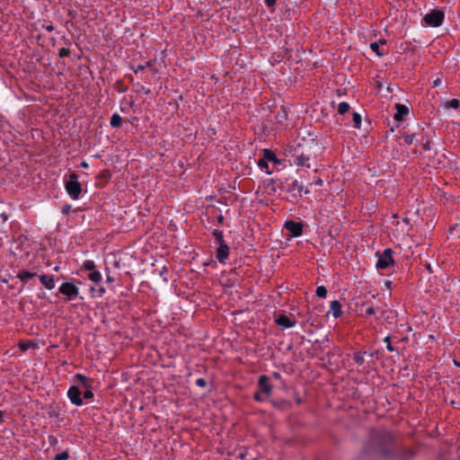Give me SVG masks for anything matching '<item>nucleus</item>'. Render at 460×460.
<instances>
[{
	"instance_id": "f3484780",
	"label": "nucleus",
	"mask_w": 460,
	"mask_h": 460,
	"mask_svg": "<svg viewBox=\"0 0 460 460\" xmlns=\"http://www.w3.org/2000/svg\"><path fill=\"white\" fill-rule=\"evenodd\" d=\"M122 118L119 114L114 113L111 117L110 124L112 128H119L122 124Z\"/></svg>"
},
{
	"instance_id": "4468645a",
	"label": "nucleus",
	"mask_w": 460,
	"mask_h": 460,
	"mask_svg": "<svg viewBox=\"0 0 460 460\" xmlns=\"http://www.w3.org/2000/svg\"><path fill=\"white\" fill-rule=\"evenodd\" d=\"M40 281L46 288L49 290L55 288V279L51 275H41L40 277Z\"/></svg>"
},
{
	"instance_id": "e433bc0d",
	"label": "nucleus",
	"mask_w": 460,
	"mask_h": 460,
	"mask_svg": "<svg viewBox=\"0 0 460 460\" xmlns=\"http://www.w3.org/2000/svg\"><path fill=\"white\" fill-rule=\"evenodd\" d=\"M375 313H376V310H375V308H374L373 306H368V307L366 309V314H367V316L372 315V314H374Z\"/></svg>"
},
{
	"instance_id": "9b49d317",
	"label": "nucleus",
	"mask_w": 460,
	"mask_h": 460,
	"mask_svg": "<svg viewBox=\"0 0 460 460\" xmlns=\"http://www.w3.org/2000/svg\"><path fill=\"white\" fill-rule=\"evenodd\" d=\"M396 112L394 116V119L397 121H402L405 119L406 116L409 113V109L401 103H396L395 105Z\"/></svg>"
},
{
	"instance_id": "c03bdc74",
	"label": "nucleus",
	"mask_w": 460,
	"mask_h": 460,
	"mask_svg": "<svg viewBox=\"0 0 460 460\" xmlns=\"http://www.w3.org/2000/svg\"><path fill=\"white\" fill-rule=\"evenodd\" d=\"M386 349L389 350V351H394V348L391 345V343H388L386 345Z\"/></svg>"
},
{
	"instance_id": "3c124183",
	"label": "nucleus",
	"mask_w": 460,
	"mask_h": 460,
	"mask_svg": "<svg viewBox=\"0 0 460 460\" xmlns=\"http://www.w3.org/2000/svg\"><path fill=\"white\" fill-rule=\"evenodd\" d=\"M81 165H82L83 167H87V166H88V164H87L85 162H83V163L81 164Z\"/></svg>"
},
{
	"instance_id": "a211bd4d",
	"label": "nucleus",
	"mask_w": 460,
	"mask_h": 460,
	"mask_svg": "<svg viewBox=\"0 0 460 460\" xmlns=\"http://www.w3.org/2000/svg\"><path fill=\"white\" fill-rule=\"evenodd\" d=\"M83 385L84 388H92L90 380L83 374H76L75 376Z\"/></svg>"
},
{
	"instance_id": "2eb2a0df",
	"label": "nucleus",
	"mask_w": 460,
	"mask_h": 460,
	"mask_svg": "<svg viewBox=\"0 0 460 460\" xmlns=\"http://www.w3.org/2000/svg\"><path fill=\"white\" fill-rule=\"evenodd\" d=\"M330 309L334 318H339L342 314L341 304L338 300L331 302Z\"/></svg>"
},
{
	"instance_id": "1a4fd4ad",
	"label": "nucleus",
	"mask_w": 460,
	"mask_h": 460,
	"mask_svg": "<svg viewBox=\"0 0 460 460\" xmlns=\"http://www.w3.org/2000/svg\"><path fill=\"white\" fill-rule=\"evenodd\" d=\"M287 191L288 192H297L300 196L302 195V192L305 194L309 193L308 189L305 188L302 183H300L297 180L292 181L287 186Z\"/></svg>"
},
{
	"instance_id": "412c9836",
	"label": "nucleus",
	"mask_w": 460,
	"mask_h": 460,
	"mask_svg": "<svg viewBox=\"0 0 460 460\" xmlns=\"http://www.w3.org/2000/svg\"><path fill=\"white\" fill-rule=\"evenodd\" d=\"M82 269L91 272L96 270V264L93 261L87 260L83 263Z\"/></svg>"
},
{
	"instance_id": "49530a36",
	"label": "nucleus",
	"mask_w": 460,
	"mask_h": 460,
	"mask_svg": "<svg viewBox=\"0 0 460 460\" xmlns=\"http://www.w3.org/2000/svg\"><path fill=\"white\" fill-rule=\"evenodd\" d=\"M106 281L109 283H111V282H113V278H111V276H108L106 279Z\"/></svg>"
},
{
	"instance_id": "de8ad7c7",
	"label": "nucleus",
	"mask_w": 460,
	"mask_h": 460,
	"mask_svg": "<svg viewBox=\"0 0 460 460\" xmlns=\"http://www.w3.org/2000/svg\"><path fill=\"white\" fill-rule=\"evenodd\" d=\"M223 220H224V217H223L222 215H220V216L217 217V221H218L219 223H222V222H223Z\"/></svg>"
},
{
	"instance_id": "ea45409f",
	"label": "nucleus",
	"mask_w": 460,
	"mask_h": 460,
	"mask_svg": "<svg viewBox=\"0 0 460 460\" xmlns=\"http://www.w3.org/2000/svg\"><path fill=\"white\" fill-rule=\"evenodd\" d=\"M265 4L270 7L276 4V0H265Z\"/></svg>"
},
{
	"instance_id": "393cba45",
	"label": "nucleus",
	"mask_w": 460,
	"mask_h": 460,
	"mask_svg": "<svg viewBox=\"0 0 460 460\" xmlns=\"http://www.w3.org/2000/svg\"><path fill=\"white\" fill-rule=\"evenodd\" d=\"M459 107V101L456 99H452L449 102H447L445 104L446 109H457Z\"/></svg>"
},
{
	"instance_id": "473e14b6",
	"label": "nucleus",
	"mask_w": 460,
	"mask_h": 460,
	"mask_svg": "<svg viewBox=\"0 0 460 460\" xmlns=\"http://www.w3.org/2000/svg\"><path fill=\"white\" fill-rule=\"evenodd\" d=\"M262 394H263V393H261H261H260V392L255 393V394H254V395H253L254 400H256V401H258V402H262V401H264V400L266 399V396H267V395H263Z\"/></svg>"
},
{
	"instance_id": "6e6d98bb",
	"label": "nucleus",
	"mask_w": 460,
	"mask_h": 460,
	"mask_svg": "<svg viewBox=\"0 0 460 460\" xmlns=\"http://www.w3.org/2000/svg\"><path fill=\"white\" fill-rule=\"evenodd\" d=\"M3 412L0 411V421L2 420Z\"/></svg>"
},
{
	"instance_id": "7c9ffc66",
	"label": "nucleus",
	"mask_w": 460,
	"mask_h": 460,
	"mask_svg": "<svg viewBox=\"0 0 460 460\" xmlns=\"http://www.w3.org/2000/svg\"><path fill=\"white\" fill-rule=\"evenodd\" d=\"M69 455L67 451H64L62 453L57 454L55 456V460H66L68 459Z\"/></svg>"
},
{
	"instance_id": "6e6552de",
	"label": "nucleus",
	"mask_w": 460,
	"mask_h": 460,
	"mask_svg": "<svg viewBox=\"0 0 460 460\" xmlns=\"http://www.w3.org/2000/svg\"><path fill=\"white\" fill-rule=\"evenodd\" d=\"M285 227L292 237L300 236L303 233V225L298 222L288 221L285 224Z\"/></svg>"
},
{
	"instance_id": "39448f33",
	"label": "nucleus",
	"mask_w": 460,
	"mask_h": 460,
	"mask_svg": "<svg viewBox=\"0 0 460 460\" xmlns=\"http://www.w3.org/2000/svg\"><path fill=\"white\" fill-rule=\"evenodd\" d=\"M59 293L66 296L68 300H73L79 294V288L72 282H64L59 287Z\"/></svg>"
},
{
	"instance_id": "c756f323",
	"label": "nucleus",
	"mask_w": 460,
	"mask_h": 460,
	"mask_svg": "<svg viewBox=\"0 0 460 460\" xmlns=\"http://www.w3.org/2000/svg\"><path fill=\"white\" fill-rule=\"evenodd\" d=\"M370 49L376 53L377 56L381 57L383 56V53L379 50V43L378 42H372L370 44Z\"/></svg>"
},
{
	"instance_id": "a19ab883",
	"label": "nucleus",
	"mask_w": 460,
	"mask_h": 460,
	"mask_svg": "<svg viewBox=\"0 0 460 460\" xmlns=\"http://www.w3.org/2000/svg\"><path fill=\"white\" fill-rule=\"evenodd\" d=\"M49 440L50 445H54V444H56V443L58 442L57 438H55V437H53V436H50V437L49 438Z\"/></svg>"
},
{
	"instance_id": "dca6fc26",
	"label": "nucleus",
	"mask_w": 460,
	"mask_h": 460,
	"mask_svg": "<svg viewBox=\"0 0 460 460\" xmlns=\"http://www.w3.org/2000/svg\"><path fill=\"white\" fill-rule=\"evenodd\" d=\"M35 272L21 271L17 274V278L22 282H28L31 279L36 277Z\"/></svg>"
},
{
	"instance_id": "f257e3e1",
	"label": "nucleus",
	"mask_w": 460,
	"mask_h": 460,
	"mask_svg": "<svg viewBox=\"0 0 460 460\" xmlns=\"http://www.w3.org/2000/svg\"><path fill=\"white\" fill-rule=\"evenodd\" d=\"M394 438L387 431H376L363 448V454L374 459H386L394 451Z\"/></svg>"
},
{
	"instance_id": "58836bf2",
	"label": "nucleus",
	"mask_w": 460,
	"mask_h": 460,
	"mask_svg": "<svg viewBox=\"0 0 460 460\" xmlns=\"http://www.w3.org/2000/svg\"><path fill=\"white\" fill-rule=\"evenodd\" d=\"M422 147L426 151L430 150V142L429 141L423 142L422 143Z\"/></svg>"
},
{
	"instance_id": "7ed1b4c3",
	"label": "nucleus",
	"mask_w": 460,
	"mask_h": 460,
	"mask_svg": "<svg viewBox=\"0 0 460 460\" xmlns=\"http://www.w3.org/2000/svg\"><path fill=\"white\" fill-rule=\"evenodd\" d=\"M444 18V12L438 9H433L424 15L423 22L427 26L438 27L442 24Z\"/></svg>"
},
{
	"instance_id": "f8f14e48",
	"label": "nucleus",
	"mask_w": 460,
	"mask_h": 460,
	"mask_svg": "<svg viewBox=\"0 0 460 460\" xmlns=\"http://www.w3.org/2000/svg\"><path fill=\"white\" fill-rule=\"evenodd\" d=\"M258 385L261 389V392L263 393L265 395H269L271 393L272 387L269 383V377L267 376H261L259 377Z\"/></svg>"
},
{
	"instance_id": "5fc2aeb1",
	"label": "nucleus",
	"mask_w": 460,
	"mask_h": 460,
	"mask_svg": "<svg viewBox=\"0 0 460 460\" xmlns=\"http://www.w3.org/2000/svg\"><path fill=\"white\" fill-rule=\"evenodd\" d=\"M407 453H408L411 456H413V453H412L411 451H408Z\"/></svg>"
},
{
	"instance_id": "79ce46f5",
	"label": "nucleus",
	"mask_w": 460,
	"mask_h": 460,
	"mask_svg": "<svg viewBox=\"0 0 460 460\" xmlns=\"http://www.w3.org/2000/svg\"><path fill=\"white\" fill-rule=\"evenodd\" d=\"M69 211H70V206L64 207L62 208V212L65 213V214H67Z\"/></svg>"
},
{
	"instance_id": "bb28decb",
	"label": "nucleus",
	"mask_w": 460,
	"mask_h": 460,
	"mask_svg": "<svg viewBox=\"0 0 460 460\" xmlns=\"http://www.w3.org/2000/svg\"><path fill=\"white\" fill-rule=\"evenodd\" d=\"M315 294L319 297H325L327 295V289L324 286H319L316 288Z\"/></svg>"
},
{
	"instance_id": "ddd939ff",
	"label": "nucleus",
	"mask_w": 460,
	"mask_h": 460,
	"mask_svg": "<svg viewBox=\"0 0 460 460\" xmlns=\"http://www.w3.org/2000/svg\"><path fill=\"white\" fill-rule=\"evenodd\" d=\"M277 324L281 326L282 328H291L296 325V322L292 321L288 316L286 314H280L276 319Z\"/></svg>"
},
{
	"instance_id": "b1692460",
	"label": "nucleus",
	"mask_w": 460,
	"mask_h": 460,
	"mask_svg": "<svg viewBox=\"0 0 460 460\" xmlns=\"http://www.w3.org/2000/svg\"><path fill=\"white\" fill-rule=\"evenodd\" d=\"M349 110V104L348 102H341L338 106V112L340 114H345Z\"/></svg>"
},
{
	"instance_id": "37998d69",
	"label": "nucleus",
	"mask_w": 460,
	"mask_h": 460,
	"mask_svg": "<svg viewBox=\"0 0 460 460\" xmlns=\"http://www.w3.org/2000/svg\"><path fill=\"white\" fill-rule=\"evenodd\" d=\"M44 28L48 31H52L54 30V27L49 24V25H46L44 26Z\"/></svg>"
},
{
	"instance_id": "2f4dec72",
	"label": "nucleus",
	"mask_w": 460,
	"mask_h": 460,
	"mask_svg": "<svg viewBox=\"0 0 460 460\" xmlns=\"http://www.w3.org/2000/svg\"><path fill=\"white\" fill-rule=\"evenodd\" d=\"M84 389L85 390L84 392H82L84 398L92 399L93 397V393L92 392L91 388H84Z\"/></svg>"
},
{
	"instance_id": "4be33fe9",
	"label": "nucleus",
	"mask_w": 460,
	"mask_h": 460,
	"mask_svg": "<svg viewBox=\"0 0 460 460\" xmlns=\"http://www.w3.org/2000/svg\"><path fill=\"white\" fill-rule=\"evenodd\" d=\"M263 154H264V160L277 162L276 155L271 150L264 149Z\"/></svg>"
},
{
	"instance_id": "5701e85b",
	"label": "nucleus",
	"mask_w": 460,
	"mask_h": 460,
	"mask_svg": "<svg viewBox=\"0 0 460 460\" xmlns=\"http://www.w3.org/2000/svg\"><path fill=\"white\" fill-rule=\"evenodd\" d=\"M353 359L358 365H363L365 362L364 354L362 352H356L353 355Z\"/></svg>"
},
{
	"instance_id": "8fccbe9b",
	"label": "nucleus",
	"mask_w": 460,
	"mask_h": 460,
	"mask_svg": "<svg viewBox=\"0 0 460 460\" xmlns=\"http://www.w3.org/2000/svg\"><path fill=\"white\" fill-rule=\"evenodd\" d=\"M384 341H385V343H387V344H388V343H390V337H389V336H386V337L385 338V340H384Z\"/></svg>"
},
{
	"instance_id": "9d476101",
	"label": "nucleus",
	"mask_w": 460,
	"mask_h": 460,
	"mask_svg": "<svg viewBox=\"0 0 460 460\" xmlns=\"http://www.w3.org/2000/svg\"><path fill=\"white\" fill-rule=\"evenodd\" d=\"M229 256V247L226 243H219L217 249L216 258L223 263Z\"/></svg>"
},
{
	"instance_id": "f704fd0d",
	"label": "nucleus",
	"mask_w": 460,
	"mask_h": 460,
	"mask_svg": "<svg viewBox=\"0 0 460 460\" xmlns=\"http://www.w3.org/2000/svg\"><path fill=\"white\" fill-rule=\"evenodd\" d=\"M196 385L199 387H206L207 385V381L204 379V378H198L196 380Z\"/></svg>"
},
{
	"instance_id": "864d4df0",
	"label": "nucleus",
	"mask_w": 460,
	"mask_h": 460,
	"mask_svg": "<svg viewBox=\"0 0 460 460\" xmlns=\"http://www.w3.org/2000/svg\"><path fill=\"white\" fill-rule=\"evenodd\" d=\"M378 43H379V45H380V44H384V43H385V40H380L378 41Z\"/></svg>"
},
{
	"instance_id": "c9c22d12",
	"label": "nucleus",
	"mask_w": 460,
	"mask_h": 460,
	"mask_svg": "<svg viewBox=\"0 0 460 460\" xmlns=\"http://www.w3.org/2000/svg\"><path fill=\"white\" fill-rule=\"evenodd\" d=\"M149 65H150V62H147V63H146V65H138V66H137V68L135 69V71H134V72H135L136 74H137V73H139L140 71L144 70V69H145V67H146V66H149Z\"/></svg>"
},
{
	"instance_id": "a878e982",
	"label": "nucleus",
	"mask_w": 460,
	"mask_h": 460,
	"mask_svg": "<svg viewBox=\"0 0 460 460\" xmlns=\"http://www.w3.org/2000/svg\"><path fill=\"white\" fill-rule=\"evenodd\" d=\"M213 235L215 236L217 244L226 243L224 240L223 233L221 231L215 230L213 232Z\"/></svg>"
},
{
	"instance_id": "20e7f679",
	"label": "nucleus",
	"mask_w": 460,
	"mask_h": 460,
	"mask_svg": "<svg viewBox=\"0 0 460 460\" xmlns=\"http://www.w3.org/2000/svg\"><path fill=\"white\" fill-rule=\"evenodd\" d=\"M392 253L393 252L391 249H385L382 253L377 252L378 260L376 264V268L386 269L392 265L394 263Z\"/></svg>"
},
{
	"instance_id": "6ab92c4d",
	"label": "nucleus",
	"mask_w": 460,
	"mask_h": 460,
	"mask_svg": "<svg viewBox=\"0 0 460 460\" xmlns=\"http://www.w3.org/2000/svg\"><path fill=\"white\" fill-rule=\"evenodd\" d=\"M88 279L92 282L98 284L99 282H101L102 278L101 272L95 270L93 271L89 272Z\"/></svg>"
},
{
	"instance_id": "0eeeda50",
	"label": "nucleus",
	"mask_w": 460,
	"mask_h": 460,
	"mask_svg": "<svg viewBox=\"0 0 460 460\" xmlns=\"http://www.w3.org/2000/svg\"><path fill=\"white\" fill-rule=\"evenodd\" d=\"M293 163L297 166L310 168V155L305 153H298L297 149H295V154L293 155Z\"/></svg>"
},
{
	"instance_id": "09e8293b",
	"label": "nucleus",
	"mask_w": 460,
	"mask_h": 460,
	"mask_svg": "<svg viewBox=\"0 0 460 460\" xmlns=\"http://www.w3.org/2000/svg\"><path fill=\"white\" fill-rule=\"evenodd\" d=\"M104 292H105V289L103 288H100V289H99L100 296H102Z\"/></svg>"
},
{
	"instance_id": "a18cd8bd",
	"label": "nucleus",
	"mask_w": 460,
	"mask_h": 460,
	"mask_svg": "<svg viewBox=\"0 0 460 460\" xmlns=\"http://www.w3.org/2000/svg\"><path fill=\"white\" fill-rule=\"evenodd\" d=\"M315 184L319 185V186H322L323 181L320 178H317L316 181H315Z\"/></svg>"
},
{
	"instance_id": "f03ea898",
	"label": "nucleus",
	"mask_w": 460,
	"mask_h": 460,
	"mask_svg": "<svg viewBox=\"0 0 460 460\" xmlns=\"http://www.w3.org/2000/svg\"><path fill=\"white\" fill-rule=\"evenodd\" d=\"M66 190L71 199H78L82 187L76 173L73 172L69 175V180L66 182Z\"/></svg>"
},
{
	"instance_id": "cd10ccee",
	"label": "nucleus",
	"mask_w": 460,
	"mask_h": 460,
	"mask_svg": "<svg viewBox=\"0 0 460 460\" xmlns=\"http://www.w3.org/2000/svg\"><path fill=\"white\" fill-rule=\"evenodd\" d=\"M353 122H354V128H359L361 125V116L360 114L354 112L353 113Z\"/></svg>"
},
{
	"instance_id": "aec40b11",
	"label": "nucleus",
	"mask_w": 460,
	"mask_h": 460,
	"mask_svg": "<svg viewBox=\"0 0 460 460\" xmlns=\"http://www.w3.org/2000/svg\"><path fill=\"white\" fill-rule=\"evenodd\" d=\"M275 119L278 123H281V122L287 120L288 112L284 107H281V109L278 111Z\"/></svg>"
},
{
	"instance_id": "423d86ee",
	"label": "nucleus",
	"mask_w": 460,
	"mask_h": 460,
	"mask_svg": "<svg viewBox=\"0 0 460 460\" xmlns=\"http://www.w3.org/2000/svg\"><path fill=\"white\" fill-rule=\"evenodd\" d=\"M82 391L78 386L72 385L67 391V397L70 402L76 405L81 406L83 404Z\"/></svg>"
},
{
	"instance_id": "72a5a7b5",
	"label": "nucleus",
	"mask_w": 460,
	"mask_h": 460,
	"mask_svg": "<svg viewBox=\"0 0 460 460\" xmlns=\"http://www.w3.org/2000/svg\"><path fill=\"white\" fill-rule=\"evenodd\" d=\"M70 55V50L66 48H62L59 49V56L61 58L68 57Z\"/></svg>"
},
{
	"instance_id": "4c0bfd02",
	"label": "nucleus",
	"mask_w": 460,
	"mask_h": 460,
	"mask_svg": "<svg viewBox=\"0 0 460 460\" xmlns=\"http://www.w3.org/2000/svg\"><path fill=\"white\" fill-rule=\"evenodd\" d=\"M258 165L261 167V168H267L268 167V164H267V161L264 160V159H260L259 162H258Z\"/></svg>"
},
{
	"instance_id": "603ef678",
	"label": "nucleus",
	"mask_w": 460,
	"mask_h": 460,
	"mask_svg": "<svg viewBox=\"0 0 460 460\" xmlns=\"http://www.w3.org/2000/svg\"><path fill=\"white\" fill-rule=\"evenodd\" d=\"M280 375L279 373H274V377L279 378Z\"/></svg>"
},
{
	"instance_id": "c85d7f7f",
	"label": "nucleus",
	"mask_w": 460,
	"mask_h": 460,
	"mask_svg": "<svg viewBox=\"0 0 460 460\" xmlns=\"http://www.w3.org/2000/svg\"><path fill=\"white\" fill-rule=\"evenodd\" d=\"M416 137V134H406L402 136L404 142L407 145H411Z\"/></svg>"
}]
</instances>
